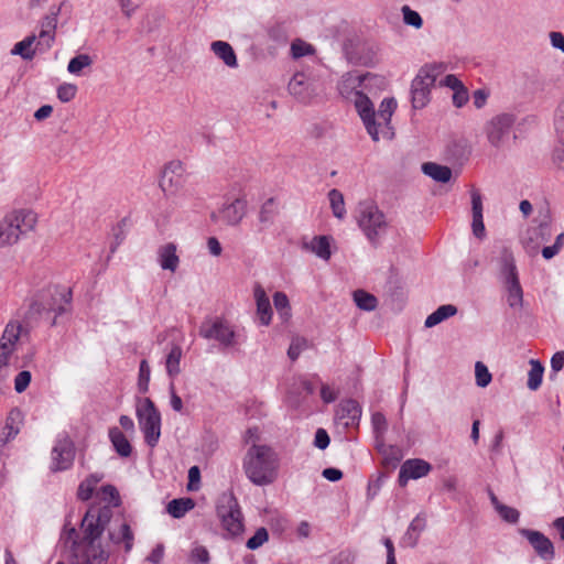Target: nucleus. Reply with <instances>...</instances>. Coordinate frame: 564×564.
I'll return each mask as SVG.
<instances>
[{"instance_id":"1","label":"nucleus","mask_w":564,"mask_h":564,"mask_svg":"<svg viewBox=\"0 0 564 564\" xmlns=\"http://www.w3.org/2000/svg\"><path fill=\"white\" fill-rule=\"evenodd\" d=\"M108 517L101 512H87L82 520L83 536L78 540L74 527L64 525L61 540L70 545L72 558L69 564H106L109 554L101 546L99 540L102 535Z\"/></svg>"},{"instance_id":"26","label":"nucleus","mask_w":564,"mask_h":564,"mask_svg":"<svg viewBox=\"0 0 564 564\" xmlns=\"http://www.w3.org/2000/svg\"><path fill=\"white\" fill-rule=\"evenodd\" d=\"M158 260L163 270L175 272L180 263L176 245L169 242L161 246L158 250Z\"/></svg>"},{"instance_id":"64","label":"nucleus","mask_w":564,"mask_h":564,"mask_svg":"<svg viewBox=\"0 0 564 564\" xmlns=\"http://www.w3.org/2000/svg\"><path fill=\"white\" fill-rule=\"evenodd\" d=\"M552 162L557 169L564 170V148H556L553 151Z\"/></svg>"},{"instance_id":"39","label":"nucleus","mask_w":564,"mask_h":564,"mask_svg":"<svg viewBox=\"0 0 564 564\" xmlns=\"http://www.w3.org/2000/svg\"><path fill=\"white\" fill-rule=\"evenodd\" d=\"M354 301L360 310L368 312L373 311L378 304L377 297L375 295L362 290H357L354 292Z\"/></svg>"},{"instance_id":"58","label":"nucleus","mask_w":564,"mask_h":564,"mask_svg":"<svg viewBox=\"0 0 564 564\" xmlns=\"http://www.w3.org/2000/svg\"><path fill=\"white\" fill-rule=\"evenodd\" d=\"M471 228L475 237L482 239L486 236L482 216L473 217Z\"/></svg>"},{"instance_id":"61","label":"nucleus","mask_w":564,"mask_h":564,"mask_svg":"<svg viewBox=\"0 0 564 564\" xmlns=\"http://www.w3.org/2000/svg\"><path fill=\"white\" fill-rule=\"evenodd\" d=\"M468 100V94H467V90L462 87L459 89H456L453 94V104L457 107V108H460L462 106H464Z\"/></svg>"},{"instance_id":"7","label":"nucleus","mask_w":564,"mask_h":564,"mask_svg":"<svg viewBox=\"0 0 564 564\" xmlns=\"http://www.w3.org/2000/svg\"><path fill=\"white\" fill-rule=\"evenodd\" d=\"M500 273L508 291V304L511 307L522 306L523 293L519 282L516 261L510 250L503 249L500 256Z\"/></svg>"},{"instance_id":"17","label":"nucleus","mask_w":564,"mask_h":564,"mask_svg":"<svg viewBox=\"0 0 564 564\" xmlns=\"http://www.w3.org/2000/svg\"><path fill=\"white\" fill-rule=\"evenodd\" d=\"M292 96L302 102H308L316 95L315 82L304 73H296L288 85Z\"/></svg>"},{"instance_id":"55","label":"nucleus","mask_w":564,"mask_h":564,"mask_svg":"<svg viewBox=\"0 0 564 564\" xmlns=\"http://www.w3.org/2000/svg\"><path fill=\"white\" fill-rule=\"evenodd\" d=\"M471 212L473 217L482 216V199L477 189L471 191Z\"/></svg>"},{"instance_id":"48","label":"nucleus","mask_w":564,"mask_h":564,"mask_svg":"<svg viewBox=\"0 0 564 564\" xmlns=\"http://www.w3.org/2000/svg\"><path fill=\"white\" fill-rule=\"evenodd\" d=\"M564 246V232L560 234L552 246L544 247L542 249V256L544 259L550 260L556 256L562 247Z\"/></svg>"},{"instance_id":"40","label":"nucleus","mask_w":564,"mask_h":564,"mask_svg":"<svg viewBox=\"0 0 564 564\" xmlns=\"http://www.w3.org/2000/svg\"><path fill=\"white\" fill-rule=\"evenodd\" d=\"M328 198L334 216L339 219L344 218L346 209L343 194L338 189L333 188L328 193Z\"/></svg>"},{"instance_id":"47","label":"nucleus","mask_w":564,"mask_h":564,"mask_svg":"<svg viewBox=\"0 0 564 564\" xmlns=\"http://www.w3.org/2000/svg\"><path fill=\"white\" fill-rule=\"evenodd\" d=\"M269 539V534L265 528H259L256 533L247 541V547L249 550H256L263 545Z\"/></svg>"},{"instance_id":"62","label":"nucleus","mask_w":564,"mask_h":564,"mask_svg":"<svg viewBox=\"0 0 564 564\" xmlns=\"http://www.w3.org/2000/svg\"><path fill=\"white\" fill-rule=\"evenodd\" d=\"M321 397L324 402L330 403L337 399V392L327 384H323L321 388Z\"/></svg>"},{"instance_id":"9","label":"nucleus","mask_w":564,"mask_h":564,"mask_svg":"<svg viewBox=\"0 0 564 564\" xmlns=\"http://www.w3.org/2000/svg\"><path fill=\"white\" fill-rule=\"evenodd\" d=\"M187 181L184 164L178 160L169 162L161 175L160 187L166 197H175L182 194Z\"/></svg>"},{"instance_id":"15","label":"nucleus","mask_w":564,"mask_h":564,"mask_svg":"<svg viewBox=\"0 0 564 564\" xmlns=\"http://www.w3.org/2000/svg\"><path fill=\"white\" fill-rule=\"evenodd\" d=\"M397 109L394 98H384L376 112L377 128L379 130L380 140H391L394 137L391 126V118Z\"/></svg>"},{"instance_id":"31","label":"nucleus","mask_w":564,"mask_h":564,"mask_svg":"<svg viewBox=\"0 0 564 564\" xmlns=\"http://www.w3.org/2000/svg\"><path fill=\"white\" fill-rule=\"evenodd\" d=\"M109 438L121 457H129L132 452V446L126 435L118 429L111 427L109 430Z\"/></svg>"},{"instance_id":"53","label":"nucleus","mask_w":564,"mask_h":564,"mask_svg":"<svg viewBox=\"0 0 564 564\" xmlns=\"http://www.w3.org/2000/svg\"><path fill=\"white\" fill-rule=\"evenodd\" d=\"M31 372L28 370L20 371L14 378V389L18 393H22L26 390L31 382Z\"/></svg>"},{"instance_id":"54","label":"nucleus","mask_w":564,"mask_h":564,"mask_svg":"<svg viewBox=\"0 0 564 564\" xmlns=\"http://www.w3.org/2000/svg\"><path fill=\"white\" fill-rule=\"evenodd\" d=\"M371 422H372V426H373V430L377 433V435H382L388 429L387 419L380 412H376L372 414Z\"/></svg>"},{"instance_id":"24","label":"nucleus","mask_w":564,"mask_h":564,"mask_svg":"<svg viewBox=\"0 0 564 564\" xmlns=\"http://www.w3.org/2000/svg\"><path fill=\"white\" fill-rule=\"evenodd\" d=\"M253 295L257 303V315L260 318V323L268 326L271 322L272 308L264 289L259 283L254 285Z\"/></svg>"},{"instance_id":"46","label":"nucleus","mask_w":564,"mask_h":564,"mask_svg":"<svg viewBox=\"0 0 564 564\" xmlns=\"http://www.w3.org/2000/svg\"><path fill=\"white\" fill-rule=\"evenodd\" d=\"M150 366L147 360H142L140 362L139 368V379H138V389L140 392L145 393L149 390L150 382Z\"/></svg>"},{"instance_id":"32","label":"nucleus","mask_w":564,"mask_h":564,"mask_svg":"<svg viewBox=\"0 0 564 564\" xmlns=\"http://www.w3.org/2000/svg\"><path fill=\"white\" fill-rule=\"evenodd\" d=\"M20 235L15 231L12 223L7 217L0 223V249L11 247L20 240Z\"/></svg>"},{"instance_id":"14","label":"nucleus","mask_w":564,"mask_h":564,"mask_svg":"<svg viewBox=\"0 0 564 564\" xmlns=\"http://www.w3.org/2000/svg\"><path fill=\"white\" fill-rule=\"evenodd\" d=\"M382 83V78L378 75L366 74V75H356V74H346L341 82L338 85V89L341 96L348 99L354 98V93L356 90H360L361 88H367L371 84Z\"/></svg>"},{"instance_id":"33","label":"nucleus","mask_w":564,"mask_h":564,"mask_svg":"<svg viewBox=\"0 0 564 564\" xmlns=\"http://www.w3.org/2000/svg\"><path fill=\"white\" fill-rule=\"evenodd\" d=\"M36 36L31 35L25 37L23 41L18 42L14 47L12 48L11 53L13 55H20L24 59H32L36 53V51L43 52L44 50H41V46L35 45L34 48H32V45L35 42Z\"/></svg>"},{"instance_id":"60","label":"nucleus","mask_w":564,"mask_h":564,"mask_svg":"<svg viewBox=\"0 0 564 564\" xmlns=\"http://www.w3.org/2000/svg\"><path fill=\"white\" fill-rule=\"evenodd\" d=\"M440 85L446 86L454 91L464 87L462 82L455 75H446L443 79L440 80Z\"/></svg>"},{"instance_id":"11","label":"nucleus","mask_w":564,"mask_h":564,"mask_svg":"<svg viewBox=\"0 0 564 564\" xmlns=\"http://www.w3.org/2000/svg\"><path fill=\"white\" fill-rule=\"evenodd\" d=\"M362 89L364 88L356 90L351 100L354 101L355 108L360 116L368 134L373 142H379L380 135L377 128L375 107L369 97L362 91Z\"/></svg>"},{"instance_id":"56","label":"nucleus","mask_w":564,"mask_h":564,"mask_svg":"<svg viewBox=\"0 0 564 564\" xmlns=\"http://www.w3.org/2000/svg\"><path fill=\"white\" fill-rule=\"evenodd\" d=\"M274 204V199L273 198H269L261 207V210H260V214H259V219L261 223H269L272 220V214H273V210H272V206Z\"/></svg>"},{"instance_id":"2","label":"nucleus","mask_w":564,"mask_h":564,"mask_svg":"<svg viewBox=\"0 0 564 564\" xmlns=\"http://www.w3.org/2000/svg\"><path fill=\"white\" fill-rule=\"evenodd\" d=\"M281 457L268 444H251L242 459L246 477L256 486L273 484L279 476Z\"/></svg>"},{"instance_id":"10","label":"nucleus","mask_w":564,"mask_h":564,"mask_svg":"<svg viewBox=\"0 0 564 564\" xmlns=\"http://www.w3.org/2000/svg\"><path fill=\"white\" fill-rule=\"evenodd\" d=\"M199 335L205 339H215L225 347L236 344V333L228 322L223 318H209L202 323Z\"/></svg>"},{"instance_id":"5","label":"nucleus","mask_w":564,"mask_h":564,"mask_svg":"<svg viewBox=\"0 0 564 564\" xmlns=\"http://www.w3.org/2000/svg\"><path fill=\"white\" fill-rule=\"evenodd\" d=\"M356 220L367 239L377 246L379 238L388 228L384 214L375 203L361 202L357 207Z\"/></svg>"},{"instance_id":"37","label":"nucleus","mask_w":564,"mask_h":564,"mask_svg":"<svg viewBox=\"0 0 564 564\" xmlns=\"http://www.w3.org/2000/svg\"><path fill=\"white\" fill-rule=\"evenodd\" d=\"M181 358H182V348L177 345H174L171 348V350L166 357V361H165L166 372H167L169 377L172 379H174L181 371V369H180Z\"/></svg>"},{"instance_id":"57","label":"nucleus","mask_w":564,"mask_h":564,"mask_svg":"<svg viewBox=\"0 0 564 564\" xmlns=\"http://www.w3.org/2000/svg\"><path fill=\"white\" fill-rule=\"evenodd\" d=\"M314 445L319 449H325L329 445V436L324 429L316 431Z\"/></svg>"},{"instance_id":"42","label":"nucleus","mask_w":564,"mask_h":564,"mask_svg":"<svg viewBox=\"0 0 564 564\" xmlns=\"http://www.w3.org/2000/svg\"><path fill=\"white\" fill-rule=\"evenodd\" d=\"M274 307L283 319H289L291 316L290 302L285 293L275 292L273 295Z\"/></svg>"},{"instance_id":"25","label":"nucleus","mask_w":564,"mask_h":564,"mask_svg":"<svg viewBox=\"0 0 564 564\" xmlns=\"http://www.w3.org/2000/svg\"><path fill=\"white\" fill-rule=\"evenodd\" d=\"M336 415L345 426H350L359 420L361 415V409L357 401L345 400L338 405Z\"/></svg>"},{"instance_id":"49","label":"nucleus","mask_w":564,"mask_h":564,"mask_svg":"<svg viewBox=\"0 0 564 564\" xmlns=\"http://www.w3.org/2000/svg\"><path fill=\"white\" fill-rule=\"evenodd\" d=\"M209 558V552L203 545H195L189 554V560L194 563L208 564Z\"/></svg>"},{"instance_id":"63","label":"nucleus","mask_w":564,"mask_h":564,"mask_svg":"<svg viewBox=\"0 0 564 564\" xmlns=\"http://www.w3.org/2000/svg\"><path fill=\"white\" fill-rule=\"evenodd\" d=\"M564 367V351H558L551 359V368L554 372H558Z\"/></svg>"},{"instance_id":"18","label":"nucleus","mask_w":564,"mask_h":564,"mask_svg":"<svg viewBox=\"0 0 564 564\" xmlns=\"http://www.w3.org/2000/svg\"><path fill=\"white\" fill-rule=\"evenodd\" d=\"M75 457L74 444L68 437L59 440L52 451V469L65 470L73 464Z\"/></svg>"},{"instance_id":"3","label":"nucleus","mask_w":564,"mask_h":564,"mask_svg":"<svg viewBox=\"0 0 564 564\" xmlns=\"http://www.w3.org/2000/svg\"><path fill=\"white\" fill-rule=\"evenodd\" d=\"M72 292L66 288H53L47 292L37 294L31 302L24 315V322L32 327L41 319L50 321L53 326L56 317L68 312L70 307Z\"/></svg>"},{"instance_id":"6","label":"nucleus","mask_w":564,"mask_h":564,"mask_svg":"<svg viewBox=\"0 0 564 564\" xmlns=\"http://www.w3.org/2000/svg\"><path fill=\"white\" fill-rule=\"evenodd\" d=\"M135 414L144 440L150 447H154L161 436V414L150 398L138 401Z\"/></svg>"},{"instance_id":"4","label":"nucleus","mask_w":564,"mask_h":564,"mask_svg":"<svg viewBox=\"0 0 564 564\" xmlns=\"http://www.w3.org/2000/svg\"><path fill=\"white\" fill-rule=\"evenodd\" d=\"M445 70L446 66L442 63L426 64L419 69L411 84V101L414 109H422L430 102L431 89Z\"/></svg>"},{"instance_id":"35","label":"nucleus","mask_w":564,"mask_h":564,"mask_svg":"<svg viewBox=\"0 0 564 564\" xmlns=\"http://www.w3.org/2000/svg\"><path fill=\"white\" fill-rule=\"evenodd\" d=\"M102 477L104 476L101 474H91L86 479H84L78 486V499L83 501L89 500L94 494L97 484L102 479Z\"/></svg>"},{"instance_id":"22","label":"nucleus","mask_w":564,"mask_h":564,"mask_svg":"<svg viewBox=\"0 0 564 564\" xmlns=\"http://www.w3.org/2000/svg\"><path fill=\"white\" fill-rule=\"evenodd\" d=\"M247 200L242 197H237L232 202L223 206L219 210L218 217L228 226H237L246 215Z\"/></svg>"},{"instance_id":"44","label":"nucleus","mask_w":564,"mask_h":564,"mask_svg":"<svg viewBox=\"0 0 564 564\" xmlns=\"http://www.w3.org/2000/svg\"><path fill=\"white\" fill-rule=\"evenodd\" d=\"M315 53V48L313 45L297 39L291 44V54L293 58H300L306 55H312Z\"/></svg>"},{"instance_id":"27","label":"nucleus","mask_w":564,"mask_h":564,"mask_svg":"<svg viewBox=\"0 0 564 564\" xmlns=\"http://www.w3.org/2000/svg\"><path fill=\"white\" fill-rule=\"evenodd\" d=\"M109 539L113 544H124V551L130 552L133 546V532L128 523L121 522L118 527L109 530Z\"/></svg>"},{"instance_id":"36","label":"nucleus","mask_w":564,"mask_h":564,"mask_svg":"<svg viewBox=\"0 0 564 564\" xmlns=\"http://www.w3.org/2000/svg\"><path fill=\"white\" fill-rule=\"evenodd\" d=\"M194 508V501L191 498L173 499L167 503V512L176 519L185 516L187 511Z\"/></svg>"},{"instance_id":"34","label":"nucleus","mask_w":564,"mask_h":564,"mask_svg":"<svg viewBox=\"0 0 564 564\" xmlns=\"http://www.w3.org/2000/svg\"><path fill=\"white\" fill-rule=\"evenodd\" d=\"M457 313V308L454 305L446 304L440 306L435 312L429 315L425 319V327L431 328L442 323L444 319L454 316Z\"/></svg>"},{"instance_id":"41","label":"nucleus","mask_w":564,"mask_h":564,"mask_svg":"<svg viewBox=\"0 0 564 564\" xmlns=\"http://www.w3.org/2000/svg\"><path fill=\"white\" fill-rule=\"evenodd\" d=\"M91 64L93 58L88 54H78L69 61L67 70L73 75H80L82 70Z\"/></svg>"},{"instance_id":"19","label":"nucleus","mask_w":564,"mask_h":564,"mask_svg":"<svg viewBox=\"0 0 564 564\" xmlns=\"http://www.w3.org/2000/svg\"><path fill=\"white\" fill-rule=\"evenodd\" d=\"M8 220L12 223L15 231L21 236L33 231L37 225V214L29 208L15 209L6 215Z\"/></svg>"},{"instance_id":"20","label":"nucleus","mask_w":564,"mask_h":564,"mask_svg":"<svg viewBox=\"0 0 564 564\" xmlns=\"http://www.w3.org/2000/svg\"><path fill=\"white\" fill-rule=\"evenodd\" d=\"M432 469L430 463L414 458L405 460L399 471V484L405 486L410 479H417L426 476Z\"/></svg>"},{"instance_id":"21","label":"nucleus","mask_w":564,"mask_h":564,"mask_svg":"<svg viewBox=\"0 0 564 564\" xmlns=\"http://www.w3.org/2000/svg\"><path fill=\"white\" fill-rule=\"evenodd\" d=\"M521 534L529 541L534 551L544 560L554 557V546L551 540L540 531L522 529Z\"/></svg>"},{"instance_id":"59","label":"nucleus","mask_w":564,"mask_h":564,"mask_svg":"<svg viewBox=\"0 0 564 564\" xmlns=\"http://www.w3.org/2000/svg\"><path fill=\"white\" fill-rule=\"evenodd\" d=\"M551 45L564 53V34L557 31L549 33Z\"/></svg>"},{"instance_id":"13","label":"nucleus","mask_w":564,"mask_h":564,"mask_svg":"<svg viewBox=\"0 0 564 564\" xmlns=\"http://www.w3.org/2000/svg\"><path fill=\"white\" fill-rule=\"evenodd\" d=\"M23 332V326L18 321H10L0 338V369L8 365L9 358L15 350V345Z\"/></svg>"},{"instance_id":"12","label":"nucleus","mask_w":564,"mask_h":564,"mask_svg":"<svg viewBox=\"0 0 564 564\" xmlns=\"http://www.w3.org/2000/svg\"><path fill=\"white\" fill-rule=\"evenodd\" d=\"M516 118L510 113H499L492 117L485 127L489 143L500 147L510 135Z\"/></svg>"},{"instance_id":"8","label":"nucleus","mask_w":564,"mask_h":564,"mask_svg":"<svg viewBox=\"0 0 564 564\" xmlns=\"http://www.w3.org/2000/svg\"><path fill=\"white\" fill-rule=\"evenodd\" d=\"M224 530L231 536L240 534L243 530L242 514L239 503L232 495H224L217 506Z\"/></svg>"},{"instance_id":"52","label":"nucleus","mask_w":564,"mask_h":564,"mask_svg":"<svg viewBox=\"0 0 564 564\" xmlns=\"http://www.w3.org/2000/svg\"><path fill=\"white\" fill-rule=\"evenodd\" d=\"M499 516L507 522L509 523H516L518 522L519 520V517H520V513L517 509L512 508V507H509V506H506V505H501L498 507V509L496 510Z\"/></svg>"},{"instance_id":"23","label":"nucleus","mask_w":564,"mask_h":564,"mask_svg":"<svg viewBox=\"0 0 564 564\" xmlns=\"http://www.w3.org/2000/svg\"><path fill=\"white\" fill-rule=\"evenodd\" d=\"M24 423V415L18 408L12 409L7 419L4 427L0 434V446H4L7 443L15 438L20 433V430Z\"/></svg>"},{"instance_id":"30","label":"nucleus","mask_w":564,"mask_h":564,"mask_svg":"<svg viewBox=\"0 0 564 564\" xmlns=\"http://www.w3.org/2000/svg\"><path fill=\"white\" fill-rule=\"evenodd\" d=\"M422 171L425 175L440 183H447L452 177V170L448 166L433 162L424 163Z\"/></svg>"},{"instance_id":"38","label":"nucleus","mask_w":564,"mask_h":564,"mask_svg":"<svg viewBox=\"0 0 564 564\" xmlns=\"http://www.w3.org/2000/svg\"><path fill=\"white\" fill-rule=\"evenodd\" d=\"M531 369L528 373V382L527 386L530 390L535 391L540 388L542 383L544 368L542 364L538 360H530Z\"/></svg>"},{"instance_id":"43","label":"nucleus","mask_w":564,"mask_h":564,"mask_svg":"<svg viewBox=\"0 0 564 564\" xmlns=\"http://www.w3.org/2000/svg\"><path fill=\"white\" fill-rule=\"evenodd\" d=\"M475 377L476 384L480 388H486L492 379L491 373L489 372L487 366L481 361H477L475 364Z\"/></svg>"},{"instance_id":"29","label":"nucleus","mask_w":564,"mask_h":564,"mask_svg":"<svg viewBox=\"0 0 564 564\" xmlns=\"http://www.w3.org/2000/svg\"><path fill=\"white\" fill-rule=\"evenodd\" d=\"M304 248L326 261L332 256L329 238L327 236L314 237L310 242L304 243Z\"/></svg>"},{"instance_id":"45","label":"nucleus","mask_w":564,"mask_h":564,"mask_svg":"<svg viewBox=\"0 0 564 564\" xmlns=\"http://www.w3.org/2000/svg\"><path fill=\"white\" fill-rule=\"evenodd\" d=\"M403 21L405 24L413 26L415 29H421L423 25V20L419 12L412 10L409 6H403L402 9Z\"/></svg>"},{"instance_id":"50","label":"nucleus","mask_w":564,"mask_h":564,"mask_svg":"<svg viewBox=\"0 0 564 564\" xmlns=\"http://www.w3.org/2000/svg\"><path fill=\"white\" fill-rule=\"evenodd\" d=\"M77 87L74 84H63L57 88V97L62 102H68L75 98Z\"/></svg>"},{"instance_id":"51","label":"nucleus","mask_w":564,"mask_h":564,"mask_svg":"<svg viewBox=\"0 0 564 564\" xmlns=\"http://www.w3.org/2000/svg\"><path fill=\"white\" fill-rule=\"evenodd\" d=\"M307 341L305 338L296 337L291 341V345L288 349V356L290 359L295 360L300 354L306 348Z\"/></svg>"},{"instance_id":"16","label":"nucleus","mask_w":564,"mask_h":564,"mask_svg":"<svg viewBox=\"0 0 564 564\" xmlns=\"http://www.w3.org/2000/svg\"><path fill=\"white\" fill-rule=\"evenodd\" d=\"M61 12V6H53L50 12L41 21V30L39 32L37 46L41 50H48L55 40V31L57 26V17Z\"/></svg>"},{"instance_id":"28","label":"nucleus","mask_w":564,"mask_h":564,"mask_svg":"<svg viewBox=\"0 0 564 564\" xmlns=\"http://www.w3.org/2000/svg\"><path fill=\"white\" fill-rule=\"evenodd\" d=\"M210 50L225 63L226 66L230 68H236L238 66L236 53L229 43L215 41L210 44Z\"/></svg>"}]
</instances>
